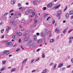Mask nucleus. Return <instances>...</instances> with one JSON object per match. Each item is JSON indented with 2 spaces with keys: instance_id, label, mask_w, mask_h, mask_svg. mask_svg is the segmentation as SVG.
Instances as JSON below:
<instances>
[{
  "instance_id": "1",
  "label": "nucleus",
  "mask_w": 73,
  "mask_h": 73,
  "mask_svg": "<svg viewBox=\"0 0 73 73\" xmlns=\"http://www.w3.org/2000/svg\"><path fill=\"white\" fill-rule=\"evenodd\" d=\"M61 15V11H58L57 14V17H58V20L60 19V16Z\"/></svg>"
},
{
  "instance_id": "2",
  "label": "nucleus",
  "mask_w": 73,
  "mask_h": 73,
  "mask_svg": "<svg viewBox=\"0 0 73 73\" xmlns=\"http://www.w3.org/2000/svg\"><path fill=\"white\" fill-rule=\"evenodd\" d=\"M23 35V33L21 32L19 33L18 32H16L15 33V36H21Z\"/></svg>"
},
{
  "instance_id": "3",
  "label": "nucleus",
  "mask_w": 73,
  "mask_h": 73,
  "mask_svg": "<svg viewBox=\"0 0 73 73\" xmlns=\"http://www.w3.org/2000/svg\"><path fill=\"white\" fill-rule=\"evenodd\" d=\"M17 21L16 20H14L13 21H10V23L12 25L14 23H15Z\"/></svg>"
},
{
  "instance_id": "4",
  "label": "nucleus",
  "mask_w": 73,
  "mask_h": 73,
  "mask_svg": "<svg viewBox=\"0 0 73 73\" xmlns=\"http://www.w3.org/2000/svg\"><path fill=\"white\" fill-rule=\"evenodd\" d=\"M42 40L41 38H40L39 39H38L37 40V44H41L42 43Z\"/></svg>"
},
{
  "instance_id": "5",
  "label": "nucleus",
  "mask_w": 73,
  "mask_h": 73,
  "mask_svg": "<svg viewBox=\"0 0 73 73\" xmlns=\"http://www.w3.org/2000/svg\"><path fill=\"white\" fill-rule=\"evenodd\" d=\"M23 36H25V37H28V38L29 36V34L27 33H25L23 34Z\"/></svg>"
},
{
  "instance_id": "6",
  "label": "nucleus",
  "mask_w": 73,
  "mask_h": 73,
  "mask_svg": "<svg viewBox=\"0 0 73 73\" xmlns=\"http://www.w3.org/2000/svg\"><path fill=\"white\" fill-rule=\"evenodd\" d=\"M32 44V40H30L28 41L27 45H30Z\"/></svg>"
},
{
  "instance_id": "7",
  "label": "nucleus",
  "mask_w": 73,
  "mask_h": 73,
  "mask_svg": "<svg viewBox=\"0 0 73 73\" xmlns=\"http://www.w3.org/2000/svg\"><path fill=\"white\" fill-rule=\"evenodd\" d=\"M33 37L35 41H37V35H35L33 36Z\"/></svg>"
},
{
  "instance_id": "8",
  "label": "nucleus",
  "mask_w": 73,
  "mask_h": 73,
  "mask_svg": "<svg viewBox=\"0 0 73 73\" xmlns=\"http://www.w3.org/2000/svg\"><path fill=\"white\" fill-rule=\"evenodd\" d=\"M60 4L59 5H58L57 6H56L55 7H54L52 8V9H56L58 8H59L60 7Z\"/></svg>"
},
{
  "instance_id": "9",
  "label": "nucleus",
  "mask_w": 73,
  "mask_h": 73,
  "mask_svg": "<svg viewBox=\"0 0 73 73\" xmlns=\"http://www.w3.org/2000/svg\"><path fill=\"white\" fill-rule=\"evenodd\" d=\"M55 32H56L57 33L60 32V31L58 30V28H56L55 30Z\"/></svg>"
},
{
  "instance_id": "10",
  "label": "nucleus",
  "mask_w": 73,
  "mask_h": 73,
  "mask_svg": "<svg viewBox=\"0 0 73 73\" xmlns=\"http://www.w3.org/2000/svg\"><path fill=\"white\" fill-rule=\"evenodd\" d=\"M52 4L51 3H50L47 5V7L48 8H50V7H52Z\"/></svg>"
},
{
  "instance_id": "11",
  "label": "nucleus",
  "mask_w": 73,
  "mask_h": 73,
  "mask_svg": "<svg viewBox=\"0 0 73 73\" xmlns=\"http://www.w3.org/2000/svg\"><path fill=\"white\" fill-rule=\"evenodd\" d=\"M24 40L25 41H28V38L24 37Z\"/></svg>"
},
{
  "instance_id": "12",
  "label": "nucleus",
  "mask_w": 73,
  "mask_h": 73,
  "mask_svg": "<svg viewBox=\"0 0 73 73\" xmlns=\"http://www.w3.org/2000/svg\"><path fill=\"white\" fill-rule=\"evenodd\" d=\"M45 33H47V34H49V33H50L49 31H48V29H45Z\"/></svg>"
},
{
  "instance_id": "13",
  "label": "nucleus",
  "mask_w": 73,
  "mask_h": 73,
  "mask_svg": "<svg viewBox=\"0 0 73 73\" xmlns=\"http://www.w3.org/2000/svg\"><path fill=\"white\" fill-rule=\"evenodd\" d=\"M66 17L67 19H69V15L68 13H66Z\"/></svg>"
},
{
  "instance_id": "14",
  "label": "nucleus",
  "mask_w": 73,
  "mask_h": 73,
  "mask_svg": "<svg viewBox=\"0 0 73 73\" xmlns=\"http://www.w3.org/2000/svg\"><path fill=\"white\" fill-rule=\"evenodd\" d=\"M12 44V42H7L6 44V45H11Z\"/></svg>"
},
{
  "instance_id": "15",
  "label": "nucleus",
  "mask_w": 73,
  "mask_h": 73,
  "mask_svg": "<svg viewBox=\"0 0 73 73\" xmlns=\"http://www.w3.org/2000/svg\"><path fill=\"white\" fill-rule=\"evenodd\" d=\"M15 3V0H13L11 1V4L12 5L14 4Z\"/></svg>"
},
{
  "instance_id": "16",
  "label": "nucleus",
  "mask_w": 73,
  "mask_h": 73,
  "mask_svg": "<svg viewBox=\"0 0 73 73\" xmlns=\"http://www.w3.org/2000/svg\"><path fill=\"white\" fill-rule=\"evenodd\" d=\"M10 29H11V27H9L8 26L7 27L6 31H9Z\"/></svg>"
},
{
  "instance_id": "17",
  "label": "nucleus",
  "mask_w": 73,
  "mask_h": 73,
  "mask_svg": "<svg viewBox=\"0 0 73 73\" xmlns=\"http://www.w3.org/2000/svg\"><path fill=\"white\" fill-rule=\"evenodd\" d=\"M41 36L42 37H45V35H44V33L42 32L41 33Z\"/></svg>"
},
{
  "instance_id": "18",
  "label": "nucleus",
  "mask_w": 73,
  "mask_h": 73,
  "mask_svg": "<svg viewBox=\"0 0 73 73\" xmlns=\"http://www.w3.org/2000/svg\"><path fill=\"white\" fill-rule=\"evenodd\" d=\"M67 30H68V29H65L62 32L63 33H65V32H67Z\"/></svg>"
},
{
  "instance_id": "19",
  "label": "nucleus",
  "mask_w": 73,
  "mask_h": 73,
  "mask_svg": "<svg viewBox=\"0 0 73 73\" xmlns=\"http://www.w3.org/2000/svg\"><path fill=\"white\" fill-rule=\"evenodd\" d=\"M46 71H47V70L45 69L42 72V73H46Z\"/></svg>"
},
{
  "instance_id": "20",
  "label": "nucleus",
  "mask_w": 73,
  "mask_h": 73,
  "mask_svg": "<svg viewBox=\"0 0 73 73\" xmlns=\"http://www.w3.org/2000/svg\"><path fill=\"white\" fill-rule=\"evenodd\" d=\"M9 53V50H6V55H7V54H8Z\"/></svg>"
},
{
  "instance_id": "21",
  "label": "nucleus",
  "mask_w": 73,
  "mask_h": 73,
  "mask_svg": "<svg viewBox=\"0 0 73 73\" xmlns=\"http://www.w3.org/2000/svg\"><path fill=\"white\" fill-rule=\"evenodd\" d=\"M69 14H70V15H73V13L72 11H70L69 12Z\"/></svg>"
},
{
  "instance_id": "22",
  "label": "nucleus",
  "mask_w": 73,
  "mask_h": 73,
  "mask_svg": "<svg viewBox=\"0 0 73 73\" xmlns=\"http://www.w3.org/2000/svg\"><path fill=\"white\" fill-rule=\"evenodd\" d=\"M44 17H48V14H45L44 15Z\"/></svg>"
},
{
  "instance_id": "23",
  "label": "nucleus",
  "mask_w": 73,
  "mask_h": 73,
  "mask_svg": "<svg viewBox=\"0 0 73 73\" xmlns=\"http://www.w3.org/2000/svg\"><path fill=\"white\" fill-rule=\"evenodd\" d=\"M6 60H3L2 61V64H5L6 63Z\"/></svg>"
},
{
  "instance_id": "24",
  "label": "nucleus",
  "mask_w": 73,
  "mask_h": 73,
  "mask_svg": "<svg viewBox=\"0 0 73 73\" xmlns=\"http://www.w3.org/2000/svg\"><path fill=\"white\" fill-rule=\"evenodd\" d=\"M63 65V63L60 64V65H58V67H59V68H60L61 67V66H62Z\"/></svg>"
},
{
  "instance_id": "25",
  "label": "nucleus",
  "mask_w": 73,
  "mask_h": 73,
  "mask_svg": "<svg viewBox=\"0 0 73 73\" xmlns=\"http://www.w3.org/2000/svg\"><path fill=\"white\" fill-rule=\"evenodd\" d=\"M27 58L25 60H24L22 62V64H24V63H25V62L26 61H27Z\"/></svg>"
},
{
  "instance_id": "26",
  "label": "nucleus",
  "mask_w": 73,
  "mask_h": 73,
  "mask_svg": "<svg viewBox=\"0 0 73 73\" xmlns=\"http://www.w3.org/2000/svg\"><path fill=\"white\" fill-rule=\"evenodd\" d=\"M33 4L34 5H36V0H33Z\"/></svg>"
},
{
  "instance_id": "27",
  "label": "nucleus",
  "mask_w": 73,
  "mask_h": 73,
  "mask_svg": "<svg viewBox=\"0 0 73 73\" xmlns=\"http://www.w3.org/2000/svg\"><path fill=\"white\" fill-rule=\"evenodd\" d=\"M16 70V68H13L11 70V72H14V71H15Z\"/></svg>"
},
{
  "instance_id": "28",
  "label": "nucleus",
  "mask_w": 73,
  "mask_h": 73,
  "mask_svg": "<svg viewBox=\"0 0 73 73\" xmlns=\"http://www.w3.org/2000/svg\"><path fill=\"white\" fill-rule=\"evenodd\" d=\"M54 39H51L50 41V42H54Z\"/></svg>"
},
{
  "instance_id": "29",
  "label": "nucleus",
  "mask_w": 73,
  "mask_h": 73,
  "mask_svg": "<svg viewBox=\"0 0 73 73\" xmlns=\"http://www.w3.org/2000/svg\"><path fill=\"white\" fill-rule=\"evenodd\" d=\"M68 8V6H66L65 7V8L64 9V12H65V11H66V9H67Z\"/></svg>"
},
{
  "instance_id": "30",
  "label": "nucleus",
  "mask_w": 73,
  "mask_h": 73,
  "mask_svg": "<svg viewBox=\"0 0 73 73\" xmlns=\"http://www.w3.org/2000/svg\"><path fill=\"white\" fill-rule=\"evenodd\" d=\"M18 7H21V3H18Z\"/></svg>"
},
{
  "instance_id": "31",
  "label": "nucleus",
  "mask_w": 73,
  "mask_h": 73,
  "mask_svg": "<svg viewBox=\"0 0 73 73\" xmlns=\"http://www.w3.org/2000/svg\"><path fill=\"white\" fill-rule=\"evenodd\" d=\"M42 58H44L45 57V54L44 53H43L42 55Z\"/></svg>"
},
{
  "instance_id": "32",
  "label": "nucleus",
  "mask_w": 73,
  "mask_h": 73,
  "mask_svg": "<svg viewBox=\"0 0 73 73\" xmlns=\"http://www.w3.org/2000/svg\"><path fill=\"white\" fill-rule=\"evenodd\" d=\"M32 12H33V10L32 9H30L29 11V13H32Z\"/></svg>"
},
{
  "instance_id": "33",
  "label": "nucleus",
  "mask_w": 73,
  "mask_h": 73,
  "mask_svg": "<svg viewBox=\"0 0 73 73\" xmlns=\"http://www.w3.org/2000/svg\"><path fill=\"white\" fill-rule=\"evenodd\" d=\"M8 14V13L6 12L4 14V16H6V15Z\"/></svg>"
},
{
  "instance_id": "34",
  "label": "nucleus",
  "mask_w": 73,
  "mask_h": 73,
  "mask_svg": "<svg viewBox=\"0 0 73 73\" xmlns=\"http://www.w3.org/2000/svg\"><path fill=\"white\" fill-rule=\"evenodd\" d=\"M3 54H5V53H6V50L4 51L3 52H2Z\"/></svg>"
},
{
  "instance_id": "35",
  "label": "nucleus",
  "mask_w": 73,
  "mask_h": 73,
  "mask_svg": "<svg viewBox=\"0 0 73 73\" xmlns=\"http://www.w3.org/2000/svg\"><path fill=\"white\" fill-rule=\"evenodd\" d=\"M25 8H23V9H22L21 10V12H23V11H24L25 10Z\"/></svg>"
},
{
  "instance_id": "36",
  "label": "nucleus",
  "mask_w": 73,
  "mask_h": 73,
  "mask_svg": "<svg viewBox=\"0 0 73 73\" xmlns=\"http://www.w3.org/2000/svg\"><path fill=\"white\" fill-rule=\"evenodd\" d=\"M25 13L26 14V15H28V14H29V12H28V11H27L25 12Z\"/></svg>"
},
{
  "instance_id": "37",
  "label": "nucleus",
  "mask_w": 73,
  "mask_h": 73,
  "mask_svg": "<svg viewBox=\"0 0 73 73\" xmlns=\"http://www.w3.org/2000/svg\"><path fill=\"white\" fill-rule=\"evenodd\" d=\"M33 27H36V23H34L33 25Z\"/></svg>"
},
{
  "instance_id": "38",
  "label": "nucleus",
  "mask_w": 73,
  "mask_h": 73,
  "mask_svg": "<svg viewBox=\"0 0 73 73\" xmlns=\"http://www.w3.org/2000/svg\"><path fill=\"white\" fill-rule=\"evenodd\" d=\"M4 29H2L1 30V33H3L4 32Z\"/></svg>"
},
{
  "instance_id": "39",
  "label": "nucleus",
  "mask_w": 73,
  "mask_h": 73,
  "mask_svg": "<svg viewBox=\"0 0 73 73\" xmlns=\"http://www.w3.org/2000/svg\"><path fill=\"white\" fill-rule=\"evenodd\" d=\"M12 38H13V39H15V35H13L12 36Z\"/></svg>"
},
{
  "instance_id": "40",
  "label": "nucleus",
  "mask_w": 73,
  "mask_h": 73,
  "mask_svg": "<svg viewBox=\"0 0 73 73\" xmlns=\"http://www.w3.org/2000/svg\"><path fill=\"white\" fill-rule=\"evenodd\" d=\"M38 17V16L37 15H36L35 16V19H36Z\"/></svg>"
},
{
  "instance_id": "41",
  "label": "nucleus",
  "mask_w": 73,
  "mask_h": 73,
  "mask_svg": "<svg viewBox=\"0 0 73 73\" xmlns=\"http://www.w3.org/2000/svg\"><path fill=\"white\" fill-rule=\"evenodd\" d=\"M69 39L70 40H72V39H73V37L70 36V38H69Z\"/></svg>"
},
{
  "instance_id": "42",
  "label": "nucleus",
  "mask_w": 73,
  "mask_h": 73,
  "mask_svg": "<svg viewBox=\"0 0 73 73\" xmlns=\"http://www.w3.org/2000/svg\"><path fill=\"white\" fill-rule=\"evenodd\" d=\"M5 69V67H3V68H2L1 70V71H3V70H4V69Z\"/></svg>"
},
{
  "instance_id": "43",
  "label": "nucleus",
  "mask_w": 73,
  "mask_h": 73,
  "mask_svg": "<svg viewBox=\"0 0 73 73\" xmlns=\"http://www.w3.org/2000/svg\"><path fill=\"white\" fill-rule=\"evenodd\" d=\"M14 10L13 9H12L11 10L9 11V13H11V12H13Z\"/></svg>"
},
{
  "instance_id": "44",
  "label": "nucleus",
  "mask_w": 73,
  "mask_h": 73,
  "mask_svg": "<svg viewBox=\"0 0 73 73\" xmlns=\"http://www.w3.org/2000/svg\"><path fill=\"white\" fill-rule=\"evenodd\" d=\"M46 7H43V10H46Z\"/></svg>"
},
{
  "instance_id": "45",
  "label": "nucleus",
  "mask_w": 73,
  "mask_h": 73,
  "mask_svg": "<svg viewBox=\"0 0 73 73\" xmlns=\"http://www.w3.org/2000/svg\"><path fill=\"white\" fill-rule=\"evenodd\" d=\"M35 61V59H33L31 61V63H32V62H33V61Z\"/></svg>"
},
{
  "instance_id": "46",
  "label": "nucleus",
  "mask_w": 73,
  "mask_h": 73,
  "mask_svg": "<svg viewBox=\"0 0 73 73\" xmlns=\"http://www.w3.org/2000/svg\"><path fill=\"white\" fill-rule=\"evenodd\" d=\"M73 31V29L70 30L69 31H68V33H69L70 32H71L72 31Z\"/></svg>"
},
{
  "instance_id": "47",
  "label": "nucleus",
  "mask_w": 73,
  "mask_h": 73,
  "mask_svg": "<svg viewBox=\"0 0 73 73\" xmlns=\"http://www.w3.org/2000/svg\"><path fill=\"white\" fill-rule=\"evenodd\" d=\"M4 37V35H3L1 36V38H3Z\"/></svg>"
},
{
  "instance_id": "48",
  "label": "nucleus",
  "mask_w": 73,
  "mask_h": 73,
  "mask_svg": "<svg viewBox=\"0 0 73 73\" xmlns=\"http://www.w3.org/2000/svg\"><path fill=\"white\" fill-rule=\"evenodd\" d=\"M19 50L20 49L19 48H18L17 50H16V52H18V51H19Z\"/></svg>"
},
{
  "instance_id": "49",
  "label": "nucleus",
  "mask_w": 73,
  "mask_h": 73,
  "mask_svg": "<svg viewBox=\"0 0 73 73\" xmlns=\"http://www.w3.org/2000/svg\"><path fill=\"white\" fill-rule=\"evenodd\" d=\"M36 35L39 36L40 35V33H37L36 34Z\"/></svg>"
},
{
  "instance_id": "50",
  "label": "nucleus",
  "mask_w": 73,
  "mask_h": 73,
  "mask_svg": "<svg viewBox=\"0 0 73 73\" xmlns=\"http://www.w3.org/2000/svg\"><path fill=\"white\" fill-rule=\"evenodd\" d=\"M50 18H51L50 17H48L47 19V21H48V20H49V19H50Z\"/></svg>"
},
{
  "instance_id": "51",
  "label": "nucleus",
  "mask_w": 73,
  "mask_h": 73,
  "mask_svg": "<svg viewBox=\"0 0 73 73\" xmlns=\"http://www.w3.org/2000/svg\"><path fill=\"white\" fill-rule=\"evenodd\" d=\"M18 15V16H21V13H19Z\"/></svg>"
},
{
  "instance_id": "52",
  "label": "nucleus",
  "mask_w": 73,
  "mask_h": 73,
  "mask_svg": "<svg viewBox=\"0 0 73 73\" xmlns=\"http://www.w3.org/2000/svg\"><path fill=\"white\" fill-rule=\"evenodd\" d=\"M19 43L21 42V39H19Z\"/></svg>"
},
{
  "instance_id": "53",
  "label": "nucleus",
  "mask_w": 73,
  "mask_h": 73,
  "mask_svg": "<svg viewBox=\"0 0 73 73\" xmlns=\"http://www.w3.org/2000/svg\"><path fill=\"white\" fill-rule=\"evenodd\" d=\"M53 64V63L52 62L50 64V66H52V65Z\"/></svg>"
},
{
  "instance_id": "54",
  "label": "nucleus",
  "mask_w": 73,
  "mask_h": 73,
  "mask_svg": "<svg viewBox=\"0 0 73 73\" xmlns=\"http://www.w3.org/2000/svg\"><path fill=\"white\" fill-rule=\"evenodd\" d=\"M71 62L72 63H73V58L71 59Z\"/></svg>"
},
{
  "instance_id": "55",
  "label": "nucleus",
  "mask_w": 73,
  "mask_h": 73,
  "mask_svg": "<svg viewBox=\"0 0 73 73\" xmlns=\"http://www.w3.org/2000/svg\"><path fill=\"white\" fill-rule=\"evenodd\" d=\"M22 8H23V7H21L19 8V10H20V9H22Z\"/></svg>"
},
{
  "instance_id": "56",
  "label": "nucleus",
  "mask_w": 73,
  "mask_h": 73,
  "mask_svg": "<svg viewBox=\"0 0 73 73\" xmlns=\"http://www.w3.org/2000/svg\"><path fill=\"white\" fill-rule=\"evenodd\" d=\"M24 29H25L24 28H23V29H21V31H24Z\"/></svg>"
},
{
  "instance_id": "57",
  "label": "nucleus",
  "mask_w": 73,
  "mask_h": 73,
  "mask_svg": "<svg viewBox=\"0 0 73 73\" xmlns=\"http://www.w3.org/2000/svg\"><path fill=\"white\" fill-rule=\"evenodd\" d=\"M39 58H38L36 59V61H38V60H39Z\"/></svg>"
},
{
  "instance_id": "58",
  "label": "nucleus",
  "mask_w": 73,
  "mask_h": 73,
  "mask_svg": "<svg viewBox=\"0 0 73 73\" xmlns=\"http://www.w3.org/2000/svg\"><path fill=\"white\" fill-rule=\"evenodd\" d=\"M24 22H25V20L23 19L22 21V23H24Z\"/></svg>"
},
{
  "instance_id": "59",
  "label": "nucleus",
  "mask_w": 73,
  "mask_h": 73,
  "mask_svg": "<svg viewBox=\"0 0 73 73\" xmlns=\"http://www.w3.org/2000/svg\"><path fill=\"white\" fill-rule=\"evenodd\" d=\"M57 66V64H55V65H54V68H56V66Z\"/></svg>"
},
{
  "instance_id": "60",
  "label": "nucleus",
  "mask_w": 73,
  "mask_h": 73,
  "mask_svg": "<svg viewBox=\"0 0 73 73\" xmlns=\"http://www.w3.org/2000/svg\"><path fill=\"white\" fill-rule=\"evenodd\" d=\"M32 15H35V12H33L32 13Z\"/></svg>"
},
{
  "instance_id": "61",
  "label": "nucleus",
  "mask_w": 73,
  "mask_h": 73,
  "mask_svg": "<svg viewBox=\"0 0 73 73\" xmlns=\"http://www.w3.org/2000/svg\"><path fill=\"white\" fill-rule=\"evenodd\" d=\"M3 23H4V22H1V23H0V25H1V24H3Z\"/></svg>"
},
{
  "instance_id": "62",
  "label": "nucleus",
  "mask_w": 73,
  "mask_h": 73,
  "mask_svg": "<svg viewBox=\"0 0 73 73\" xmlns=\"http://www.w3.org/2000/svg\"><path fill=\"white\" fill-rule=\"evenodd\" d=\"M36 72V70H33L32 71V73H33V72Z\"/></svg>"
},
{
  "instance_id": "63",
  "label": "nucleus",
  "mask_w": 73,
  "mask_h": 73,
  "mask_svg": "<svg viewBox=\"0 0 73 73\" xmlns=\"http://www.w3.org/2000/svg\"><path fill=\"white\" fill-rule=\"evenodd\" d=\"M70 65L68 66H67V68H70Z\"/></svg>"
},
{
  "instance_id": "64",
  "label": "nucleus",
  "mask_w": 73,
  "mask_h": 73,
  "mask_svg": "<svg viewBox=\"0 0 73 73\" xmlns=\"http://www.w3.org/2000/svg\"><path fill=\"white\" fill-rule=\"evenodd\" d=\"M71 42H72V40H70L69 42V43H70Z\"/></svg>"
}]
</instances>
